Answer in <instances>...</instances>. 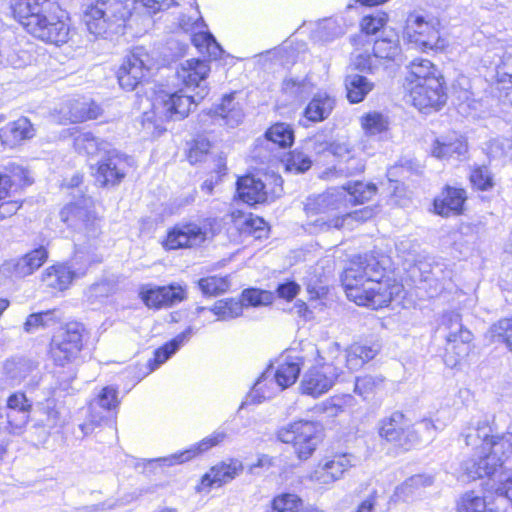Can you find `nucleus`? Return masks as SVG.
I'll list each match as a JSON object with an SVG mask.
<instances>
[{
	"label": "nucleus",
	"instance_id": "f257e3e1",
	"mask_svg": "<svg viewBox=\"0 0 512 512\" xmlns=\"http://www.w3.org/2000/svg\"><path fill=\"white\" fill-rule=\"evenodd\" d=\"M387 261L386 257L374 254L352 259L341 276L347 298L359 306L377 310L398 297L402 285L383 281Z\"/></svg>",
	"mask_w": 512,
	"mask_h": 512
},
{
	"label": "nucleus",
	"instance_id": "f03ea898",
	"mask_svg": "<svg viewBox=\"0 0 512 512\" xmlns=\"http://www.w3.org/2000/svg\"><path fill=\"white\" fill-rule=\"evenodd\" d=\"M377 191L371 183L354 182L346 186L330 188L326 192L309 198L305 205L307 214H321L315 223L321 228L340 229L350 226L353 221L363 222L373 216V209L365 207L349 212L350 205L363 204L369 201Z\"/></svg>",
	"mask_w": 512,
	"mask_h": 512
},
{
	"label": "nucleus",
	"instance_id": "7ed1b4c3",
	"mask_svg": "<svg viewBox=\"0 0 512 512\" xmlns=\"http://www.w3.org/2000/svg\"><path fill=\"white\" fill-rule=\"evenodd\" d=\"M461 435L473 450L471 458L461 464L467 478L495 475L512 458V433L494 435L487 417L472 419Z\"/></svg>",
	"mask_w": 512,
	"mask_h": 512
},
{
	"label": "nucleus",
	"instance_id": "20e7f679",
	"mask_svg": "<svg viewBox=\"0 0 512 512\" xmlns=\"http://www.w3.org/2000/svg\"><path fill=\"white\" fill-rule=\"evenodd\" d=\"M12 9L15 19L33 37L57 46L69 40V18L55 2L17 0Z\"/></svg>",
	"mask_w": 512,
	"mask_h": 512
},
{
	"label": "nucleus",
	"instance_id": "39448f33",
	"mask_svg": "<svg viewBox=\"0 0 512 512\" xmlns=\"http://www.w3.org/2000/svg\"><path fill=\"white\" fill-rule=\"evenodd\" d=\"M210 67L206 61L189 59L177 70V77L187 89H197L194 95H188L182 89L175 92L161 90L156 93L152 103L154 114L161 119L181 120L188 115L192 104L204 99L208 94L206 77Z\"/></svg>",
	"mask_w": 512,
	"mask_h": 512
},
{
	"label": "nucleus",
	"instance_id": "423d86ee",
	"mask_svg": "<svg viewBox=\"0 0 512 512\" xmlns=\"http://www.w3.org/2000/svg\"><path fill=\"white\" fill-rule=\"evenodd\" d=\"M86 329L80 322L66 323L53 336L50 355L55 366L67 368L66 375L58 374L62 390H68L70 382L76 378V367L82 362L81 352Z\"/></svg>",
	"mask_w": 512,
	"mask_h": 512
},
{
	"label": "nucleus",
	"instance_id": "0eeeda50",
	"mask_svg": "<svg viewBox=\"0 0 512 512\" xmlns=\"http://www.w3.org/2000/svg\"><path fill=\"white\" fill-rule=\"evenodd\" d=\"M130 16L129 0H95L83 10V22L89 33L102 38L120 33Z\"/></svg>",
	"mask_w": 512,
	"mask_h": 512
},
{
	"label": "nucleus",
	"instance_id": "6e6552de",
	"mask_svg": "<svg viewBox=\"0 0 512 512\" xmlns=\"http://www.w3.org/2000/svg\"><path fill=\"white\" fill-rule=\"evenodd\" d=\"M277 438L285 444H291L293 452L301 461L308 460L322 441V428L314 421L297 420L282 426Z\"/></svg>",
	"mask_w": 512,
	"mask_h": 512
},
{
	"label": "nucleus",
	"instance_id": "1a4fd4ad",
	"mask_svg": "<svg viewBox=\"0 0 512 512\" xmlns=\"http://www.w3.org/2000/svg\"><path fill=\"white\" fill-rule=\"evenodd\" d=\"M101 261V255L79 249L70 264H56L48 267L42 274V282L52 289L66 290L74 279L85 275L91 264Z\"/></svg>",
	"mask_w": 512,
	"mask_h": 512
},
{
	"label": "nucleus",
	"instance_id": "9d476101",
	"mask_svg": "<svg viewBox=\"0 0 512 512\" xmlns=\"http://www.w3.org/2000/svg\"><path fill=\"white\" fill-rule=\"evenodd\" d=\"M316 353L317 364L304 374L300 384L302 394L314 398L329 391L337 381L345 380V372L341 366H335L331 360L326 359V351L322 354L316 350Z\"/></svg>",
	"mask_w": 512,
	"mask_h": 512
},
{
	"label": "nucleus",
	"instance_id": "9b49d317",
	"mask_svg": "<svg viewBox=\"0 0 512 512\" xmlns=\"http://www.w3.org/2000/svg\"><path fill=\"white\" fill-rule=\"evenodd\" d=\"M438 21L427 19L418 12L410 13L405 21L404 39L415 48L426 50H442L446 41L441 38Z\"/></svg>",
	"mask_w": 512,
	"mask_h": 512
},
{
	"label": "nucleus",
	"instance_id": "f8f14e48",
	"mask_svg": "<svg viewBox=\"0 0 512 512\" xmlns=\"http://www.w3.org/2000/svg\"><path fill=\"white\" fill-rule=\"evenodd\" d=\"M153 65V58L143 47L134 48L118 69L119 85L127 91L136 89L147 78Z\"/></svg>",
	"mask_w": 512,
	"mask_h": 512
},
{
	"label": "nucleus",
	"instance_id": "ddd939ff",
	"mask_svg": "<svg viewBox=\"0 0 512 512\" xmlns=\"http://www.w3.org/2000/svg\"><path fill=\"white\" fill-rule=\"evenodd\" d=\"M378 351L377 345L353 343L343 352L339 343L332 342L326 350V359L331 360L335 366H341L342 369L347 368L352 372L359 370L365 363L372 360ZM343 371L345 372V370Z\"/></svg>",
	"mask_w": 512,
	"mask_h": 512
},
{
	"label": "nucleus",
	"instance_id": "4468645a",
	"mask_svg": "<svg viewBox=\"0 0 512 512\" xmlns=\"http://www.w3.org/2000/svg\"><path fill=\"white\" fill-rule=\"evenodd\" d=\"M379 435L405 450L419 442V436L410 421L398 411L380 421Z\"/></svg>",
	"mask_w": 512,
	"mask_h": 512
},
{
	"label": "nucleus",
	"instance_id": "2eb2a0df",
	"mask_svg": "<svg viewBox=\"0 0 512 512\" xmlns=\"http://www.w3.org/2000/svg\"><path fill=\"white\" fill-rule=\"evenodd\" d=\"M443 78H428L426 83L415 84L410 88L412 104L419 110H439L447 100Z\"/></svg>",
	"mask_w": 512,
	"mask_h": 512
},
{
	"label": "nucleus",
	"instance_id": "dca6fc26",
	"mask_svg": "<svg viewBox=\"0 0 512 512\" xmlns=\"http://www.w3.org/2000/svg\"><path fill=\"white\" fill-rule=\"evenodd\" d=\"M119 403L117 388L113 386L102 388L89 404L88 420L79 425L83 435L86 436L92 433L94 428L107 418V413L116 409Z\"/></svg>",
	"mask_w": 512,
	"mask_h": 512
},
{
	"label": "nucleus",
	"instance_id": "f3484780",
	"mask_svg": "<svg viewBox=\"0 0 512 512\" xmlns=\"http://www.w3.org/2000/svg\"><path fill=\"white\" fill-rule=\"evenodd\" d=\"M132 159L116 151H108L97 164L96 182L103 187L118 185L131 167Z\"/></svg>",
	"mask_w": 512,
	"mask_h": 512
},
{
	"label": "nucleus",
	"instance_id": "a211bd4d",
	"mask_svg": "<svg viewBox=\"0 0 512 512\" xmlns=\"http://www.w3.org/2000/svg\"><path fill=\"white\" fill-rule=\"evenodd\" d=\"M353 460L354 457L347 453L326 457L317 464L309 478L318 485H330L340 480L354 466Z\"/></svg>",
	"mask_w": 512,
	"mask_h": 512
},
{
	"label": "nucleus",
	"instance_id": "6ab92c4d",
	"mask_svg": "<svg viewBox=\"0 0 512 512\" xmlns=\"http://www.w3.org/2000/svg\"><path fill=\"white\" fill-rule=\"evenodd\" d=\"M139 295L148 308L161 309L182 302L186 298V290L179 284L144 285L141 287Z\"/></svg>",
	"mask_w": 512,
	"mask_h": 512
},
{
	"label": "nucleus",
	"instance_id": "aec40b11",
	"mask_svg": "<svg viewBox=\"0 0 512 512\" xmlns=\"http://www.w3.org/2000/svg\"><path fill=\"white\" fill-rule=\"evenodd\" d=\"M3 373L10 385H19L27 381L30 388L36 387L41 380L38 362L28 358H12L5 361Z\"/></svg>",
	"mask_w": 512,
	"mask_h": 512
},
{
	"label": "nucleus",
	"instance_id": "412c9836",
	"mask_svg": "<svg viewBox=\"0 0 512 512\" xmlns=\"http://www.w3.org/2000/svg\"><path fill=\"white\" fill-rule=\"evenodd\" d=\"M90 199L84 198L80 202L70 203L60 211L61 220L74 229H85L92 235L98 231V222L95 213L89 209Z\"/></svg>",
	"mask_w": 512,
	"mask_h": 512
},
{
	"label": "nucleus",
	"instance_id": "4be33fe9",
	"mask_svg": "<svg viewBox=\"0 0 512 512\" xmlns=\"http://www.w3.org/2000/svg\"><path fill=\"white\" fill-rule=\"evenodd\" d=\"M243 469V463L238 459L231 458L227 461H222L211 467L209 471L202 476L197 490L199 492H208L212 488H219L234 480L243 472Z\"/></svg>",
	"mask_w": 512,
	"mask_h": 512
},
{
	"label": "nucleus",
	"instance_id": "5701e85b",
	"mask_svg": "<svg viewBox=\"0 0 512 512\" xmlns=\"http://www.w3.org/2000/svg\"><path fill=\"white\" fill-rule=\"evenodd\" d=\"M48 251L40 246L21 258L5 261L0 267V273L9 277L24 278L33 274L47 260Z\"/></svg>",
	"mask_w": 512,
	"mask_h": 512
},
{
	"label": "nucleus",
	"instance_id": "b1692460",
	"mask_svg": "<svg viewBox=\"0 0 512 512\" xmlns=\"http://www.w3.org/2000/svg\"><path fill=\"white\" fill-rule=\"evenodd\" d=\"M207 232L196 223H182L169 231L164 242L168 250L200 245L206 239Z\"/></svg>",
	"mask_w": 512,
	"mask_h": 512
},
{
	"label": "nucleus",
	"instance_id": "393cba45",
	"mask_svg": "<svg viewBox=\"0 0 512 512\" xmlns=\"http://www.w3.org/2000/svg\"><path fill=\"white\" fill-rule=\"evenodd\" d=\"M6 408L5 415L14 430V434L21 433L29 421L32 402L23 392H15L8 397Z\"/></svg>",
	"mask_w": 512,
	"mask_h": 512
},
{
	"label": "nucleus",
	"instance_id": "a878e982",
	"mask_svg": "<svg viewBox=\"0 0 512 512\" xmlns=\"http://www.w3.org/2000/svg\"><path fill=\"white\" fill-rule=\"evenodd\" d=\"M283 390L284 388L273 374V365H269L253 385L245 403H261L273 398Z\"/></svg>",
	"mask_w": 512,
	"mask_h": 512
},
{
	"label": "nucleus",
	"instance_id": "bb28decb",
	"mask_svg": "<svg viewBox=\"0 0 512 512\" xmlns=\"http://www.w3.org/2000/svg\"><path fill=\"white\" fill-rule=\"evenodd\" d=\"M226 436L227 434L225 431L216 430L197 444L192 445L190 448L159 460L167 466L184 463L222 443Z\"/></svg>",
	"mask_w": 512,
	"mask_h": 512
},
{
	"label": "nucleus",
	"instance_id": "cd10ccee",
	"mask_svg": "<svg viewBox=\"0 0 512 512\" xmlns=\"http://www.w3.org/2000/svg\"><path fill=\"white\" fill-rule=\"evenodd\" d=\"M35 128L26 117L9 122L0 129V141L5 147L14 148L25 140L33 138Z\"/></svg>",
	"mask_w": 512,
	"mask_h": 512
},
{
	"label": "nucleus",
	"instance_id": "c85d7f7f",
	"mask_svg": "<svg viewBox=\"0 0 512 512\" xmlns=\"http://www.w3.org/2000/svg\"><path fill=\"white\" fill-rule=\"evenodd\" d=\"M303 359L298 355H281L277 360V366H273V374L284 389L293 385L299 377Z\"/></svg>",
	"mask_w": 512,
	"mask_h": 512
},
{
	"label": "nucleus",
	"instance_id": "c756f323",
	"mask_svg": "<svg viewBox=\"0 0 512 512\" xmlns=\"http://www.w3.org/2000/svg\"><path fill=\"white\" fill-rule=\"evenodd\" d=\"M482 478L488 479L485 483V493H489L491 495L495 494L498 501L503 503L510 502L512 505V475L504 471V467L495 475H483L471 479L475 480Z\"/></svg>",
	"mask_w": 512,
	"mask_h": 512
},
{
	"label": "nucleus",
	"instance_id": "7c9ffc66",
	"mask_svg": "<svg viewBox=\"0 0 512 512\" xmlns=\"http://www.w3.org/2000/svg\"><path fill=\"white\" fill-rule=\"evenodd\" d=\"M466 198L464 189L447 187L442 195L434 200L435 211L444 217L458 215L462 211Z\"/></svg>",
	"mask_w": 512,
	"mask_h": 512
},
{
	"label": "nucleus",
	"instance_id": "2f4dec72",
	"mask_svg": "<svg viewBox=\"0 0 512 512\" xmlns=\"http://www.w3.org/2000/svg\"><path fill=\"white\" fill-rule=\"evenodd\" d=\"M194 331L192 327L186 328L169 342L165 343L154 352L153 359L147 363L149 372L156 370L160 365L165 363L172 355H174L185 343L192 337Z\"/></svg>",
	"mask_w": 512,
	"mask_h": 512
},
{
	"label": "nucleus",
	"instance_id": "473e14b6",
	"mask_svg": "<svg viewBox=\"0 0 512 512\" xmlns=\"http://www.w3.org/2000/svg\"><path fill=\"white\" fill-rule=\"evenodd\" d=\"M334 106V98L326 92H318L305 107L303 116L309 122H322L330 116Z\"/></svg>",
	"mask_w": 512,
	"mask_h": 512
},
{
	"label": "nucleus",
	"instance_id": "72a5a7b5",
	"mask_svg": "<svg viewBox=\"0 0 512 512\" xmlns=\"http://www.w3.org/2000/svg\"><path fill=\"white\" fill-rule=\"evenodd\" d=\"M237 194L243 202L249 205L263 203L267 200L264 183L249 175L238 179Z\"/></svg>",
	"mask_w": 512,
	"mask_h": 512
},
{
	"label": "nucleus",
	"instance_id": "f704fd0d",
	"mask_svg": "<svg viewBox=\"0 0 512 512\" xmlns=\"http://www.w3.org/2000/svg\"><path fill=\"white\" fill-rule=\"evenodd\" d=\"M496 90L512 105V52H505L496 67Z\"/></svg>",
	"mask_w": 512,
	"mask_h": 512
},
{
	"label": "nucleus",
	"instance_id": "c9c22d12",
	"mask_svg": "<svg viewBox=\"0 0 512 512\" xmlns=\"http://www.w3.org/2000/svg\"><path fill=\"white\" fill-rule=\"evenodd\" d=\"M437 69L427 59H415L408 66L405 87L409 91L415 84L426 83L428 78H439Z\"/></svg>",
	"mask_w": 512,
	"mask_h": 512
},
{
	"label": "nucleus",
	"instance_id": "e433bc0d",
	"mask_svg": "<svg viewBox=\"0 0 512 512\" xmlns=\"http://www.w3.org/2000/svg\"><path fill=\"white\" fill-rule=\"evenodd\" d=\"M63 319V313L60 309H51L32 313L24 322L23 329L27 333H34L40 329H45L59 323Z\"/></svg>",
	"mask_w": 512,
	"mask_h": 512
},
{
	"label": "nucleus",
	"instance_id": "4c0bfd02",
	"mask_svg": "<svg viewBox=\"0 0 512 512\" xmlns=\"http://www.w3.org/2000/svg\"><path fill=\"white\" fill-rule=\"evenodd\" d=\"M345 88L349 102L356 104L362 102L367 94L373 90L374 83L365 76L349 74L345 78Z\"/></svg>",
	"mask_w": 512,
	"mask_h": 512
},
{
	"label": "nucleus",
	"instance_id": "58836bf2",
	"mask_svg": "<svg viewBox=\"0 0 512 512\" xmlns=\"http://www.w3.org/2000/svg\"><path fill=\"white\" fill-rule=\"evenodd\" d=\"M444 324L449 330L446 338L449 344L461 342L463 352H467V345L472 340V333L463 327L458 313H449L444 317Z\"/></svg>",
	"mask_w": 512,
	"mask_h": 512
},
{
	"label": "nucleus",
	"instance_id": "ea45409f",
	"mask_svg": "<svg viewBox=\"0 0 512 512\" xmlns=\"http://www.w3.org/2000/svg\"><path fill=\"white\" fill-rule=\"evenodd\" d=\"M327 150L332 155L339 158L340 161L347 163V166L345 168L340 167L341 171L346 172L348 175L356 174L363 171V164L359 159L355 158L352 155V151L348 144L333 142L329 144Z\"/></svg>",
	"mask_w": 512,
	"mask_h": 512
},
{
	"label": "nucleus",
	"instance_id": "a19ab883",
	"mask_svg": "<svg viewBox=\"0 0 512 512\" xmlns=\"http://www.w3.org/2000/svg\"><path fill=\"white\" fill-rule=\"evenodd\" d=\"M353 402L354 398L350 394L335 395L316 405L315 410L326 417L334 418L343 413L347 407L353 406Z\"/></svg>",
	"mask_w": 512,
	"mask_h": 512
},
{
	"label": "nucleus",
	"instance_id": "79ce46f5",
	"mask_svg": "<svg viewBox=\"0 0 512 512\" xmlns=\"http://www.w3.org/2000/svg\"><path fill=\"white\" fill-rule=\"evenodd\" d=\"M400 52L399 38L395 33L377 39L373 46L374 57L379 59L394 61Z\"/></svg>",
	"mask_w": 512,
	"mask_h": 512
},
{
	"label": "nucleus",
	"instance_id": "37998d69",
	"mask_svg": "<svg viewBox=\"0 0 512 512\" xmlns=\"http://www.w3.org/2000/svg\"><path fill=\"white\" fill-rule=\"evenodd\" d=\"M191 41L202 55L208 56L211 59L216 60L223 54L222 47L209 32L194 33L191 37Z\"/></svg>",
	"mask_w": 512,
	"mask_h": 512
},
{
	"label": "nucleus",
	"instance_id": "c03bdc74",
	"mask_svg": "<svg viewBox=\"0 0 512 512\" xmlns=\"http://www.w3.org/2000/svg\"><path fill=\"white\" fill-rule=\"evenodd\" d=\"M107 143L95 137L91 132H80L74 137V148L79 154L95 156L106 150Z\"/></svg>",
	"mask_w": 512,
	"mask_h": 512
},
{
	"label": "nucleus",
	"instance_id": "a18cd8bd",
	"mask_svg": "<svg viewBox=\"0 0 512 512\" xmlns=\"http://www.w3.org/2000/svg\"><path fill=\"white\" fill-rule=\"evenodd\" d=\"M467 152V144L464 140L455 138L451 141L436 140L433 146V156L439 159L460 157Z\"/></svg>",
	"mask_w": 512,
	"mask_h": 512
},
{
	"label": "nucleus",
	"instance_id": "49530a36",
	"mask_svg": "<svg viewBox=\"0 0 512 512\" xmlns=\"http://www.w3.org/2000/svg\"><path fill=\"white\" fill-rule=\"evenodd\" d=\"M266 138L281 148L289 147L294 142V131L289 124L276 123L266 132Z\"/></svg>",
	"mask_w": 512,
	"mask_h": 512
},
{
	"label": "nucleus",
	"instance_id": "de8ad7c7",
	"mask_svg": "<svg viewBox=\"0 0 512 512\" xmlns=\"http://www.w3.org/2000/svg\"><path fill=\"white\" fill-rule=\"evenodd\" d=\"M282 91L292 100H303L313 91V85L307 79L286 78L282 84Z\"/></svg>",
	"mask_w": 512,
	"mask_h": 512
},
{
	"label": "nucleus",
	"instance_id": "09e8293b",
	"mask_svg": "<svg viewBox=\"0 0 512 512\" xmlns=\"http://www.w3.org/2000/svg\"><path fill=\"white\" fill-rule=\"evenodd\" d=\"M491 341L503 343L512 352V318H502L488 330Z\"/></svg>",
	"mask_w": 512,
	"mask_h": 512
},
{
	"label": "nucleus",
	"instance_id": "8fccbe9b",
	"mask_svg": "<svg viewBox=\"0 0 512 512\" xmlns=\"http://www.w3.org/2000/svg\"><path fill=\"white\" fill-rule=\"evenodd\" d=\"M361 126L367 135H377L388 129L389 120L384 114L373 111L361 117Z\"/></svg>",
	"mask_w": 512,
	"mask_h": 512
},
{
	"label": "nucleus",
	"instance_id": "3c124183",
	"mask_svg": "<svg viewBox=\"0 0 512 512\" xmlns=\"http://www.w3.org/2000/svg\"><path fill=\"white\" fill-rule=\"evenodd\" d=\"M271 512H304L303 502L295 494L284 493L273 498Z\"/></svg>",
	"mask_w": 512,
	"mask_h": 512
},
{
	"label": "nucleus",
	"instance_id": "603ef678",
	"mask_svg": "<svg viewBox=\"0 0 512 512\" xmlns=\"http://www.w3.org/2000/svg\"><path fill=\"white\" fill-rule=\"evenodd\" d=\"M210 310L218 317V320L226 321L242 314V304L235 299L219 300Z\"/></svg>",
	"mask_w": 512,
	"mask_h": 512
},
{
	"label": "nucleus",
	"instance_id": "864d4df0",
	"mask_svg": "<svg viewBox=\"0 0 512 512\" xmlns=\"http://www.w3.org/2000/svg\"><path fill=\"white\" fill-rule=\"evenodd\" d=\"M491 496V494L487 493L480 497L473 491L467 492L462 497L457 512H485L490 505L489 498Z\"/></svg>",
	"mask_w": 512,
	"mask_h": 512
},
{
	"label": "nucleus",
	"instance_id": "5fc2aeb1",
	"mask_svg": "<svg viewBox=\"0 0 512 512\" xmlns=\"http://www.w3.org/2000/svg\"><path fill=\"white\" fill-rule=\"evenodd\" d=\"M215 113L224 119L226 124L231 127L238 125L243 118L241 110L233 106L232 95L223 98L221 105L216 109Z\"/></svg>",
	"mask_w": 512,
	"mask_h": 512
},
{
	"label": "nucleus",
	"instance_id": "6e6d98bb",
	"mask_svg": "<svg viewBox=\"0 0 512 512\" xmlns=\"http://www.w3.org/2000/svg\"><path fill=\"white\" fill-rule=\"evenodd\" d=\"M65 409L63 406L57 405L54 400H47L43 413L45 414V425L49 428L62 427L66 423Z\"/></svg>",
	"mask_w": 512,
	"mask_h": 512
},
{
	"label": "nucleus",
	"instance_id": "4d7b16f0",
	"mask_svg": "<svg viewBox=\"0 0 512 512\" xmlns=\"http://www.w3.org/2000/svg\"><path fill=\"white\" fill-rule=\"evenodd\" d=\"M199 288L205 295L216 296L228 290L230 283L227 277L210 276L199 280Z\"/></svg>",
	"mask_w": 512,
	"mask_h": 512
},
{
	"label": "nucleus",
	"instance_id": "13d9d810",
	"mask_svg": "<svg viewBox=\"0 0 512 512\" xmlns=\"http://www.w3.org/2000/svg\"><path fill=\"white\" fill-rule=\"evenodd\" d=\"M431 480L423 475H415L407 479L404 483L398 486L395 490V496L398 499L407 501L414 491L421 486L430 485Z\"/></svg>",
	"mask_w": 512,
	"mask_h": 512
},
{
	"label": "nucleus",
	"instance_id": "bf43d9fd",
	"mask_svg": "<svg viewBox=\"0 0 512 512\" xmlns=\"http://www.w3.org/2000/svg\"><path fill=\"white\" fill-rule=\"evenodd\" d=\"M383 383L380 376L364 375L357 377L354 384V392L363 399L371 396L376 389Z\"/></svg>",
	"mask_w": 512,
	"mask_h": 512
},
{
	"label": "nucleus",
	"instance_id": "052dcab7",
	"mask_svg": "<svg viewBox=\"0 0 512 512\" xmlns=\"http://www.w3.org/2000/svg\"><path fill=\"white\" fill-rule=\"evenodd\" d=\"M470 181L477 190L488 191L494 187V178L486 166L477 167L470 174Z\"/></svg>",
	"mask_w": 512,
	"mask_h": 512
},
{
	"label": "nucleus",
	"instance_id": "680f3d73",
	"mask_svg": "<svg viewBox=\"0 0 512 512\" xmlns=\"http://www.w3.org/2000/svg\"><path fill=\"white\" fill-rule=\"evenodd\" d=\"M312 166V160L305 153L294 150L286 159V169L295 173H304Z\"/></svg>",
	"mask_w": 512,
	"mask_h": 512
},
{
	"label": "nucleus",
	"instance_id": "e2e57ef3",
	"mask_svg": "<svg viewBox=\"0 0 512 512\" xmlns=\"http://www.w3.org/2000/svg\"><path fill=\"white\" fill-rule=\"evenodd\" d=\"M240 230L242 233L249 234L254 238L259 239L265 235L267 223L262 218L250 214L244 218Z\"/></svg>",
	"mask_w": 512,
	"mask_h": 512
},
{
	"label": "nucleus",
	"instance_id": "0e129e2a",
	"mask_svg": "<svg viewBox=\"0 0 512 512\" xmlns=\"http://www.w3.org/2000/svg\"><path fill=\"white\" fill-rule=\"evenodd\" d=\"M271 299L269 292L251 288L243 291L242 298L239 301L243 308L244 306L267 305L271 302Z\"/></svg>",
	"mask_w": 512,
	"mask_h": 512
},
{
	"label": "nucleus",
	"instance_id": "69168bd1",
	"mask_svg": "<svg viewBox=\"0 0 512 512\" xmlns=\"http://www.w3.org/2000/svg\"><path fill=\"white\" fill-rule=\"evenodd\" d=\"M211 144L208 140L200 138L195 140L189 148L188 160L191 164L205 161L208 156Z\"/></svg>",
	"mask_w": 512,
	"mask_h": 512
},
{
	"label": "nucleus",
	"instance_id": "338daca9",
	"mask_svg": "<svg viewBox=\"0 0 512 512\" xmlns=\"http://www.w3.org/2000/svg\"><path fill=\"white\" fill-rule=\"evenodd\" d=\"M387 17L385 14L377 16H365L361 21V31L367 35L375 34L386 23Z\"/></svg>",
	"mask_w": 512,
	"mask_h": 512
},
{
	"label": "nucleus",
	"instance_id": "774afa93",
	"mask_svg": "<svg viewBox=\"0 0 512 512\" xmlns=\"http://www.w3.org/2000/svg\"><path fill=\"white\" fill-rule=\"evenodd\" d=\"M510 143L504 138L491 139L487 144V154L492 158H501L507 155Z\"/></svg>",
	"mask_w": 512,
	"mask_h": 512
}]
</instances>
